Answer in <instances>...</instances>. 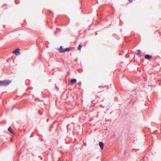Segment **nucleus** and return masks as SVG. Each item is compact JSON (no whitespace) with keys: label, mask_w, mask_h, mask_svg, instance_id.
Wrapping results in <instances>:
<instances>
[{"label":"nucleus","mask_w":161,"mask_h":161,"mask_svg":"<svg viewBox=\"0 0 161 161\" xmlns=\"http://www.w3.org/2000/svg\"><path fill=\"white\" fill-rule=\"evenodd\" d=\"M12 82L10 80H0V86H8Z\"/></svg>","instance_id":"nucleus-1"},{"label":"nucleus","mask_w":161,"mask_h":161,"mask_svg":"<svg viewBox=\"0 0 161 161\" xmlns=\"http://www.w3.org/2000/svg\"><path fill=\"white\" fill-rule=\"evenodd\" d=\"M70 47H66V48H63L62 46H60L59 48H58V50L60 53H64L66 51L69 52L70 50Z\"/></svg>","instance_id":"nucleus-2"},{"label":"nucleus","mask_w":161,"mask_h":161,"mask_svg":"<svg viewBox=\"0 0 161 161\" xmlns=\"http://www.w3.org/2000/svg\"><path fill=\"white\" fill-rule=\"evenodd\" d=\"M20 49L19 48H17L16 49L14 50L13 52L12 53L14 54L15 55L17 56L20 53Z\"/></svg>","instance_id":"nucleus-3"},{"label":"nucleus","mask_w":161,"mask_h":161,"mask_svg":"<svg viewBox=\"0 0 161 161\" xmlns=\"http://www.w3.org/2000/svg\"><path fill=\"white\" fill-rule=\"evenodd\" d=\"M153 58V56L151 55L146 54L145 55V58L146 59L150 60Z\"/></svg>","instance_id":"nucleus-4"},{"label":"nucleus","mask_w":161,"mask_h":161,"mask_svg":"<svg viewBox=\"0 0 161 161\" xmlns=\"http://www.w3.org/2000/svg\"><path fill=\"white\" fill-rule=\"evenodd\" d=\"M135 53L136 55H137L140 57H141L142 56L141 51L140 49L137 50L136 51V52Z\"/></svg>","instance_id":"nucleus-5"},{"label":"nucleus","mask_w":161,"mask_h":161,"mask_svg":"<svg viewBox=\"0 0 161 161\" xmlns=\"http://www.w3.org/2000/svg\"><path fill=\"white\" fill-rule=\"evenodd\" d=\"M77 80L75 78H72L70 80V82L71 85H72L74 84L76 82Z\"/></svg>","instance_id":"nucleus-6"},{"label":"nucleus","mask_w":161,"mask_h":161,"mask_svg":"<svg viewBox=\"0 0 161 161\" xmlns=\"http://www.w3.org/2000/svg\"><path fill=\"white\" fill-rule=\"evenodd\" d=\"M99 146L102 150H103L104 147V144L102 142H99Z\"/></svg>","instance_id":"nucleus-7"},{"label":"nucleus","mask_w":161,"mask_h":161,"mask_svg":"<svg viewBox=\"0 0 161 161\" xmlns=\"http://www.w3.org/2000/svg\"><path fill=\"white\" fill-rule=\"evenodd\" d=\"M8 130L9 132L11 133H14V131H13L12 128L10 126L8 128Z\"/></svg>","instance_id":"nucleus-8"},{"label":"nucleus","mask_w":161,"mask_h":161,"mask_svg":"<svg viewBox=\"0 0 161 161\" xmlns=\"http://www.w3.org/2000/svg\"><path fill=\"white\" fill-rule=\"evenodd\" d=\"M82 46L80 44H79L77 47V49L78 50H80L81 49Z\"/></svg>","instance_id":"nucleus-9"},{"label":"nucleus","mask_w":161,"mask_h":161,"mask_svg":"<svg viewBox=\"0 0 161 161\" xmlns=\"http://www.w3.org/2000/svg\"><path fill=\"white\" fill-rule=\"evenodd\" d=\"M78 84L79 86H80V85H81V82H80L78 83Z\"/></svg>","instance_id":"nucleus-10"},{"label":"nucleus","mask_w":161,"mask_h":161,"mask_svg":"<svg viewBox=\"0 0 161 161\" xmlns=\"http://www.w3.org/2000/svg\"><path fill=\"white\" fill-rule=\"evenodd\" d=\"M53 125H51L50 126V128H53Z\"/></svg>","instance_id":"nucleus-11"},{"label":"nucleus","mask_w":161,"mask_h":161,"mask_svg":"<svg viewBox=\"0 0 161 161\" xmlns=\"http://www.w3.org/2000/svg\"><path fill=\"white\" fill-rule=\"evenodd\" d=\"M128 1L130 3H132L133 2V0H128Z\"/></svg>","instance_id":"nucleus-12"},{"label":"nucleus","mask_w":161,"mask_h":161,"mask_svg":"<svg viewBox=\"0 0 161 161\" xmlns=\"http://www.w3.org/2000/svg\"><path fill=\"white\" fill-rule=\"evenodd\" d=\"M95 101L94 100H92V101H91V103H94V102H95Z\"/></svg>","instance_id":"nucleus-13"},{"label":"nucleus","mask_w":161,"mask_h":161,"mask_svg":"<svg viewBox=\"0 0 161 161\" xmlns=\"http://www.w3.org/2000/svg\"><path fill=\"white\" fill-rule=\"evenodd\" d=\"M77 147H75V148H74V150H75V149H77Z\"/></svg>","instance_id":"nucleus-14"},{"label":"nucleus","mask_w":161,"mask_h":161,"mask_svg":"<svg viewBox=\"0 0 161 161\" xmlns=\"http://www.w3.org/2000/svg\"><path fill=\"white\" fill-rule=\"evenodd\" d=\"M15 2L16 3V4H18V3H17V1L16 0H15Z\"/></svg>","instance_id":"nucleus-15"},{"label":"nucleus","mask_w":161,"mask_h":161,"mask_svg":"<svg viewBox=\"0 0 161 161\" xmlns=\"http://www.w3.org/2000/svg\"><path fill=\"white\" fill-rule=\"evenodd\" d=\"M115 136V134H114L112 136H113V137H114Z\"/></svg>","instance_id":"nucleus-16"},{"label":"nucleus","mask_w":161,"mask_h":161,"mask_svg":"<svg viewBox=\"0 0 161 161\" xmlns=\"http://www.w3.org/2000/svg\"><path fill=\"white\" fill-rule=\"evenodd\" d=\"M141 161V159H139L137 160V161Z\"/></svg>","instance_id":"nucleus-17"},{"label":"nucleus","mask_w":161,"mask_h":161,"mask_svg":"<svg viewBox=\"0 0 161 161\" xmlns=\"http://www.w3.org/2000/svg\"><path fill=\"white\" fill-rule=\"evenodd\" d=\"M18 154H19V156L21 154V153L20 152Z\"/></svg>","instance_id":"nucleus-18"},{"label":"nucleus","mask_w":161,"mask_h":161,"mask_svg":"<svg viewBox=\"0 0 161 161\" xmlns=\"http://www.w3.org/2000/svg\"><path fill=\"white\" fill-rule=\"evenodd\" d=\"M49 121V119H47V122H48Z\"/></svg>","instance_id":"nucleus-19"},{"label":"nucleus","mask_w":161,"mask_h":161,"mask_svg":"<svg viewBox=\"0 0 161 161\" xmlns=\"http://www.w3.org/2000/svg\"><path fill=\"white\" fill-rule=\"evenodd\" d=\"M75 60V61H77V59H76Z\"/></svg>","instance_id":"nucleus-20"},{"label":"nucleus","mask_w":161,"mask_h":161,"mask_svg":"<svg viewBox=\"0 0 161 161\" xmlns=\"http://www.w3.org/2000/svg\"><path fill=\"white\" fill-rule=\"evenodd\" d=\"M51 129L50 128V129H49V131H51Z\"/></svg>","instance_id":"nucleus-21"},{"label":"nucleus","mask_w":161,"mask_h":161,"mask_svg":"<svg viewBox=\"0 0 161 161\" xmlns=\"http://www.w3.org/2000/svg\"><path fill=\"white\" fill-rule=\"evenodd\" d=\"M56 31H54V34H55L56 33Z\"/></svg>","instance_id":"nucleus-22"},{"label":"nucleus","mask_w":161,"mask_h":161,"mask_svg":"<svg viewBox=\"0 0 161 161\" xmlns=\"http://www.w3.org/2000/svg\"><path fill=\"white\" fill-rule=\"evenodd\" d=\"M101 87V86H99V88H100V87Z\"/></svg>","instance_id":"nucleus-23"},{"label":"nucleus","mask_w":161,"mask_h":161,"mask_svg":"<svg viewBox=\"0 0 161 161\" xmlns=\"http://www.w3.org/2000/svg\"><path fill=\"white\" fill-rule=\"evenodd\" d=\"M3 123V122H0V123L1 124V123Z\"/></svg>","instance_id":"nucleus-24"},{"label":"nucleus","mask_w":161,"mask_h":161,"mask_svg":"<svg viewBox=\"0 0 161 161\" xmlns=\"http://www.w3.org/2000/svg\"><path fill=\"white\" fill-rule=\"evenodd\" d=\"M119 55H121V53H119Z\"/></svg>","instance_id":"nucleus-25"},{"label":"nucleus","mask_w":161,"mask_h":161,"mask_svg":"<svg viewBox=\"0 0 161 161\" xmlns=\"http://www.w3.org/2000/svg\"><path fill=\"white\" fill-rule=\"evenodd\" d=\"M40 115H42V113H41V114H40Z\"/></svg>","instance_id":"nucleus-26"},{"label":"nucleus","mask_w":161,"mask_h":161,"mask_svg":"<svg viewBox=\"0 0 161 161\" xmlns=\"http://www.w3.org/2000/svg\"><path fill=\"white\" fill-rule=\"evenodd\" d=\"M105 130H107V129L105 128Z\"/></svg>","instance_id":"nucleus-27"},{"label":"nucleus","mask_w":161,"mask_h":161,"mask_svg":"<svg viewBox=\"0 0 161 161\" xmlns=\"http://www.w3.org/2000/svg\"><path fill=\"white\" fill-rule=\"evenodd\" d=\"M41 141H42V139H41Z\"/></svg>","instance_id":"nucleus-28"},{"label":"nucleus","mask_w":161,"mask_h":161,"mask_svg":"<svg viewBox=\"0 0 161 161\" xmlns=\"http://www.w3.org/2000/svg\"><path fill=\"white\" fill-rule=\"evenodd\" d=\"M120 31H122V29H120Z\"/></svg>","instance_id":"nucleus-29"},{"label":"nucleus","mask_w":161,"mask_h":161,"mask_svg":"<svg viewBox=\"0 0 161 161\" xmlns=\"http://www.w3.org/2000/svg\"><path fill=\"white\" fill-rule=\"evenodd\" d=\"M97 33H96V35H97Z\"/></svg>","instance_id":"nucleus-30"},{"label":"nucleus","mask_w":161,"mask_h":161,"mask_svg":"<svg viewBox=\"0 0 161 161\" xmlns=\"http://www.w3.org/2000/svg\"><path fill=\"white\" fill-rule=\"evenodd\" d=\"M40 156H39V158H40Z\"/></svg>","instance_id":"nucleus-31"}]
</instances>
